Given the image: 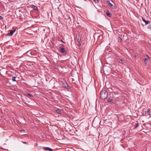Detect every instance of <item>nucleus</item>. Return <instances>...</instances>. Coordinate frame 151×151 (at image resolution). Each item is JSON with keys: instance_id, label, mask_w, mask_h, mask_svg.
<instances>
[{"instance_id": "f257e3e1", "label": "nucleus", "mask_w": 151, "mask_h": 151, "mask_svg": "<svg viewBox=\"0 0 151 151\" xmlns=\"http://www.w3.org/2000/svg\"><path fill=\"white\" fill-rule=\"evenodd\" d=\"M100 96L101 99H106L108 96L107 93L105 90L103 91L101 93Z\"/></svg>"}, {"instance_id": "f03ea898", "label": "nucleus", "mask_w": 151, "mask_h": 151, "mask_svg": "<svg viewBox=\"0 0 151 151\" xmlns=\"http://www.w3.org/2000/svg\"><path fill=\"white\" fill-rule=\"evenodd\" d=\"M35 51H29L27 52V53L29 54L30 53V56L32 57H34L35 56L34 52Z\"/></svg>"}, {"instance_id": "7ed1b4c3", "label": "nucleus", "mask_w": 151, "mask_h": 151, "mask_svg": "<svg viewBox=\"0 0 151 151\" xmlns=\"http://www.w3.org/2000/svg\"><path fill=\"white\" fill-rule=\"evenodd\" d=\"M16 30H13L10 31V32L8 33L7 35L9 36H12L13 35L14 32H15Z\"/></svg>"}, {"instance_id": "20e7f679", "label": "nucleus", "mask_w": 151, "mask_h": 151, "mask_svg": "<svg viewBox=\"0 0 151 151\" xmlns=\"http://www.w3.org/2000/svg\"><path fill=\"white\" fill-rule=\"evenodd\" d=\"M145 57V64L147 65V60L150 59L149 57L147 55H146Z\"/></svg>"}, {"instance_id": "39448f33", "label": "nucleus", "mask_w": 151, "mask_h": 151, "mask_svg": "<svg viewBox=\"0 0 151 151\" xmlns=\"http://www.w3.org/2000/svg\"><path fill=\"white\" fill-rule=\"evenodd\" d=\"M60 51L62 53H65L66 52V51L65 50L64 48L63 47H60Z\"/></svg>"}, {"instance_id": "423d86ee", "label": "nucleus", "mask_w": 151, "mask_h": 151, "mask_svg": "<svg viewBox=\"0 0 151 151\" xmlns=\"http://www.w3.org/2000/svg\"><path fill=\"white\" fill-rule=\"evenodd\" d=\"M142 21L145 23L146 24H150V22L149 21H146L145 19H144L143 17H142Z\"/></svg>"}, {"instance_id": "0eeeda50", "label": "nucleus", "mask_w": 151, "mask_h": 151, "mask_svg": "<svg viewBox=\"0 0 151 151\" xmlns=\"http://www.w3.org/2000/svg\"><path fill=\"white\" fill-rule=\"evenodd\" d=\"M43 149L46 151L48 150L49 151H52L53 150L52 149L48 147H43Z\"/></svg>"}, {"instance_id": "6e6552de", "label": "nucleus", "mask_w": 151, "mask_h": 151, "mask_svg": "<svg viewBox=\"0 0 151 151\" xmlns=\"http://www.w3.org/2000/svg\"><path fill=\"white\" fill-rule=\"evenodd\" d=\"M55 112L57 113L61 114H62V111L61 109H57L55 110Z\"/></svg>"}, {"instance_id": "1a4fd4ad", "label": "nucleus", "mask_w": 151, "mask_h": 151, "mask_svg": "<svg viewBox=\"0 0 151 151\" xmlns=\"http://www.w3.org/2000/svg\"><path fill=\"white\" fill-rule=\"evenodd\" d=\"M31 7L34 10H37L38 9L37 7L36 6H35L33 5H31Z\"/></svg>"}, {"instance_id": "9d476101", "label": "nucleus", "mask_w": 151, "mask_h": 151, "mask_svg": "<svg viewBox=\"0 0 151 151\" xmlns=\"http://www.w3.org/2000/svg\"><path fill=\"white\" fill-rule=\"evenodd\" d=\"M106 14L107 16H108L109 17H111V14L109 13V11L106 12Z\"/></svg>"}, {"instance_id": "9b49d317", "label": "nucleus", "mask_w": 151, "mask_h": 151, "mask_svg": "<svg viewBox=\"0 0 151 151\" xmlns=\"http://www.w3.org/2000/svg\"><path fill=\"white\" fill-rule=\"evenodd\" d=\"M145 112L148 115L150 116V110L149 109H147V110Z\"/></svg>"}, {"instance_id": "f8f14e48", "label": "nucleus", "mask_w": 151, "mask_h": 151, "mask_svg": "<svg viewBox=\"0 0 151 151\" xmlns=\"http://www.w3.org/2000/svg\"><path fill=\"white\" fill-rule=\"evenodd\" d=\"M67 22H68L69 24H70L71 23V21L70 20V17H69V18L67 19ZM70 25V24H69Z\"/></svg>"}, {"instance_id": "ddd939ff", "label": "nucleus", "mask_w": 151, "mask_h": 151, "mask_svg": "<svg viewBox=\"0 0 151 151\" xmlns=\"http://www.w3.org/2000/svg\"><path fill=\"white\" fill-rule=\"evenodd\" d=\"M107 101L109 102H113V100L111 99L110 98H109L107 100Z\"/></svg>"}, {"instance_id": "4468645a", "label": "nucleus", "mask_w": 151, "mask_h": 151, "mask_svg": "<svg viewBox=\"0 0 151 151\" xmlns=\"http://www.w3.org/2000/svg\"><path fill=\"white\" fill-rule=\"evenodd\" d=\"M139 124L138 123H136L135 124V126L134 127V129H136V128H137V127H138V126H139Z\"/></svg>"}, {"instance_id": "2eb2a0df", "label": "nucleus", "mask_w": 151, "mask_h": 151, "mask_svg": "<svg viewBox=\"0 0 151 151\" xmlns=\"http://www.w3.org/2000/svg\"><path fill=\"white\" fill-rule=\"evenodd\" d=\"M106 2L108 4H109L111 6H113V5L112 4H111L109 1H107Z\"/></svg>"}, {"instance_id": "dca6fc26", "label": "nucleus", "mask_w": 151, "mask_h": 151, "mask_svg": "<svg viewBox=\"0 0 151 151\" xmlns=\"http://www.w3.org/2000/svg\"><path fill=\"white\" fill-rule=\"evenodd\" d=\"M119 62L120 63H121L123 64L124 63V61L123 60L121 59L119 60Z\"/></svg>"}, {"instance_id": "f3484780", "label": "nucleus", "mask_w": 151, "mask_h": 151, "mask_svg": "<svg viewBox=\"0 0 151 151\" xmlns=\"http://www.w3.org/2000/svg\"><path fill=\"white\" fill-rule=\"evenodd\" d=\"M16 78V77L14 76L12 78V80L13 81H16L15 79Z\"/></svg>"}, {"instance_id": "a211bd4d", "label": "nucleus", "mask_w": 151, "mask_h": 151, "mask_svg": "<svg viewBox=\"0 0 151 151\" xmlns=\"http://www.w3.org/2000/svg\"><path fill=\"white\" fill-rule=\"evenodd\" d=\"M118 40L119 42H121L122 41V39L120 37H119L118 38Z\"/></svg>"}, {"instance_id": "6ab92c4d", "label": "nucleus", "mask_w": 151, "mask_h": 151, "mask_svg": "<svg viewBox=\"0 0 151 151\" xmlns=\"http://www.w3.org/2000/svg\"><path fill=\"white\" fill-rule=\"evenodd\" d=\"M27 95L28 96H30V97H32L33 96L31 94H30V93H28Z\"/></svg>"}, {"instance_id": "aec40b11", "label": "nucleus", "mask_w": 151, "mask_h": 151, "mask_svg": "<svg viewBox=\"0 0 151 151\" xmlns=\"http://www.w3.org/2000/svg\"><path fill=\"white\" fill-rule=\"evenodd\" d=\"M3 17L2 16H0V19L2 20L3 19Z\"/></svg>"}, {"instance_id": "412c9836", "label": "nucleus", "mask_w": 151, "mask_h": 151, "mask_svg": "<svg viewBox=\"0 0 151 151\" xmlns=\"http://www.w3.org/2000/svg\"><path fill=\"white\" fill-rule=\"evenodd\" d=\"M148 28L151 29V25H149L148 26Z\"/></svg>"}, {"instance_id": "4be33fe9", "label": "nucleus", "mask_w": 151, "mask_h": 151, "mask_svg": "<svg viewBox=\"0 0 151 151\" xmlns=\"http://www.w3.org/2000/svg\"><path fill=\"white\" fill-rule=\"evenodd\" d=\"M65 86L66 88H69V86H68V85H67V86Z\"/></svg>"}, {"instance_id": "5701e85b", "label": "nucleus", "mask_w": 151, "mask_h": 151, "mask_svg": "<svg viewBox=\"0 0 151 151\" xmlns=\"http://www.w3.org/2000/svg\"><path fill=\"white\" fill-rule=\"evenodd\" d=\"M81 41V40L80 39H78V42H80V41Z\"/></svg>"}, {"instance_id": "b1692460", "label": "nucleus", "mask_w": 151, "mask_h": 151, "mask_svg": "<svg viewBox=\"0 0 151 151\" xmlns=\"http://www.w3.org/2000/svg\"><path fill=\"white\" fill-rule=\"evenodd\" d=\"M22 142L24 144H27V143L24 142Z\"/></svg>"}, {"instance_id": "393cba45", "label": "nucleus", "mask_w": 151, "mask_h": 151, "mask_svg": "<svg viewBox=\"0 0 151 151\" xmlns=\"http://www.w3.org/2000/svg\"><path fill=\"white\" fill-rule=\"evenodd\" d=\"M78 46H80L81 44H80V42H79V43L78 44Z\"/></svg>"}, {"instance_id": "a878e982", "label": "nucleus", "mask_w": 151, "mask_h": 151, "mask_svg": "<svg viewBox=\"0 0 151 151\" xmlns=\"http://www.w3.org/2000/svg\"><path fill=\"white\" fill-rule=\"evenodd\" d=\"M61 41L62 42H63V43H65L64 42V41H63L62 40H61Z\"/></svg>"}, {"instance_id": "bb28decb", "label": "nucleus", "mask_w": 151, "mask_h": 151, "mask_svg": "<svg viewBox=\"0 0 151 151\" xmlns=\"http://www.w3.org/2000/svg\"><path fill=\"white\" fill-rule=\"evenodd\" d=\"M95 1H97L98 2H99V0H94Z\"/></svg>"}, {"instance_id": "cd10ccee", "label": "nucleus", "mask_w": 151, "mask_h": 151, "mask_svg": "<svg viewBox=\"0 0 151 151\" xmlns=\"http://www.w3.org/2000/svg\"><path fill=\"white\" fill-rule=\"evenodd\" d=\"M29 56H30V53H29V54H27Z\"/></svg>"}, {"instance_id": "c85d7f7f", "label": "nucleus", "mask_w": 151, "mask_h": 151, "mask_svg": "<svg viewBox=\"0 0 151 151\" xmlns=\"http://www.w3.org/2000/svg\"><path fill=\"white\" fill-rule=\"evenodd\" d=\"M73 78H72V81H73Z\"/></svg>"}, {"instance_id": "c756f323", "label": "nucleus", "mask_w": 151, "mask_h": 151, "mask_svg": "<svg viewBox=\"0 0 151 151\" xmlns=\"http://www.w3.org/2000/svg\"><path fill=\"white\" fill-rule=\"evenodd\" d=\"M77 76H78V74H77Z\"/></svg>"}]
</instances>
